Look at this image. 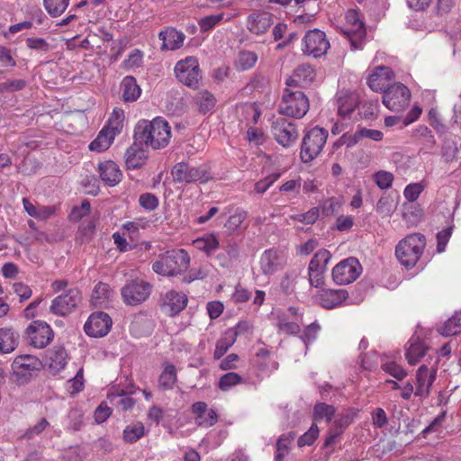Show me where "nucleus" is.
Segmentation results:
<instances>
[{
  "instance_id": "obj_1",
  "label": "nucleus",
  "mask_w": 461,
  "mask_h": 461,
  "mask_svg": "<svg viewBox=\"0 0 461 461\" xmlns=\"http://www.w3.org/2000/svg\"><path fill=\"white\" fill-rule=\"evenodd\" d=\"M136 141L150 147L153 149H159L167 147L171 139V129L168 122L157 117L152 121H140L134 130Z\"/></svg>"
},
{
  "instance_id": "obj_2",
  "label": "nucleus",
  "mask_w": 461,
  "mask_h": 461,
  "mask_svg": "<svg viewBox=\"0 0 461 461\" xmlns=\"http://www.w3.org/2000/svg\"><path fill=\"white\" fill-rule=\"evenodd\" d=\"M190 257L185 249H173L158 257L152 264L153 271L163 276H176L187 270Z\"/></svg>"
},
{
  "instance_id": "obj_3",
  "label": "nucleus",
  "mask_w": 461,
  "mask_h": 461,
  "mask_svg": "<svg viewBox=\"0 0 461 461\" xmlns=\"http://www.w3.org/2000/svg\"><path fill=\"white\" fill-rule=\"evenodd\" d=\"M425 246V236L420 233H412L398 242L395 247V256L402 266L411 268L420 260Z\"/></svg>"
},
{
  "instance_id": "obj_4",
  "label": "nucleus",
  "mask_w": 461,
  "mask_h": 461,
  "mask_svg": "<svg viewBox=\"0 0 461 461\" xmlns=\"http://www.w3.org/2000/svg\"><path fill=\"white\" fill-rule=\"evenodd\" d=\"M171 176L173 181L178 184H191L195 182L205 184L212 179L209 167L206 165L194 167L184 161L176 163L172 167Z\"/></svg>"
},
{
  "instance_id": "obj_5",
  "label": "nucleus",
  "mask_w": 461,
  "mask_h": 461,
  "mask_svg": "<svg viewBox=\"0 0 461 461\" xmlns=\"http://www.w3.org/2000/svg\"><path fill=\"white\" fill-rule=\"evenodd\" d=\"M279 113L294 118H302L309 110L306 95L300 90L286 87L284 90Z\"/></svg>"
},
{
  "instance_id": "obj_6",
  "label": "nucleus",
  "mask_w": 461,
  "mask_h": 461,
  "mask_svg": "<svg viewBox=\"0 0 461 461\" xmlns=\"http://www.w3.org/2000/svg\"><path fill=\"white\" fill-rule=\"evenodd\" d=\"M342 32L347 36L352 50L363 48L366 35V30L358 12L349 9L345 13V23Z\"/></svg>"
},
{
  "instance_id": "obj_7",
  "label": "nucleus",
  "mask_w": 461,
  "mask_h": 461,
  "mask_svg": "<svg viewBox=\"0 0 461 461\" xmlns=\"http://www.w3.org/2000/svg\"><path fill=\"white\" fill-rule=\"evenodd\" d=\"M175 74L179 82L188 87L197 88L202 78L198 60L194 57H187L179 60L175 66Z\"/></svg>"
},
{
  "instance_id": "obj_8",
  "label": "nucleus",
  "mask_w": 461,
  "mask_h": 461,
  "mask_svg": "<svg viewBox=\"0 0 461 461\" xmlns=\"http://www.w3.org/2000/svg\"><path fill=\"white\" fill-rule=\"evenodd\" d=\"M41 361L32 355H22L14 358L12 364V378L18 384L27 383L33 371L41 369Z\"/></svg>"
},
{
  "instance_id": "obj_9",
  "label": "nucleus",
  "mask_w": 461,
  "mask_h": 461,
  "mask_svg": "<svg viewBox=\"0 0 461 461\" xmlns=\"http://www.w3.org/2000/svg\"><path fill=\"white\" fill-rule=\"evenodd\" d=\"M411 92L402 83L391 85L383 95V104L393 112L403 111L410 103Z\"/></svg>"
},
{
  "instance_id": "obj_10",
  "label": "nucleus",
  "mask_w": 461,
  "mask_h": 461,
  "mask_svg": "<svg viewBox=\"0 0 461 461\" xmlns=\"http://www.w3.org/2000/svg\"><path fill=\"white\" fill-rule=\"evenodd\" d=\"M362 266L356 258H348L340 261L332 269V278L338 285L354 282L361 274Z\"/></svg>"
},
{
  "instance_id": "obj_11",
  "label": "nucleus",
  "mask_w": 461,
  "mask_h": 461,
  "mask_svg": "<svg viewBox=\"0 0 461 461\" xmlns=\"http://www.w3.org/2000/svg\"><path fill=\"white\" fill-rule=\"evenodd\" d=\"M436 376V367H429L426 365H421L415 374V381L413 384L415 386V397H418L421 401L428 398L430 394Z\"/></svg>"
},
{
  "instance_id": "obj_12",
  "label": "nucleus",
  "mask_w": 461,
  "mask_h": 461,
  "mask_svg": "<svg viewBox=\"0 0 461 461\" xmlns=\"http://www.w3.org/2000/svg\"><path fill=\"white\" fill-rule=\"evenodd\" d=\"M151 293V285L143 280H134L122 289V296L129 305H138L146 301Z\"/></svg>"
},
{
  "instance_id": "obj_13",
  "label": "nucleus",
  "mask_w": 461,
  "mask_h": 461,
  "mask_svg": "<svg viewBox=\"0 0 461 461\" xmlns=\"http://www.w3.org/2000/svg\"><path fill=\"white\" fill-rule=\"evenodd\" d=\"M81 302V294L78 289H69L67 293L52 300L50 311L56 315H66L77 307Z\"/></svg>"
},
{
  "instance_id": "obj_14",
  "label": "nucleus",
  "mask_w": 461,
  "mask_h": 461,
  "mask_svg": "<svg viewBox=\"0 0 461 461\" xmlns=\"http://www.w3.org/2000/svg\"><path fill=\"white\" fill-rule=\"evenodd\" d=\"M271 130L276 140L284 147H289L298 138L294 123L285 118L276 119Z\"/></svg>"
},
{
  "instance_id": "obj_15",
  "label": "nucleus",
  "mask_w": 461,
  "mask_h": 461,
  "mask_svg": "<svg viewBox=\"0 0 461 461\" xmlns=\"http://www.w3.org/2000/svg\"><path fill=\"white\" fill-rule=\"evenodd\" d=\"M111 317L103 312L92 313L84 325L85 332L93 338H101L105 336L112 328Z\"/></svg>"
},
{
  "instance_id": "obj_16",
  "label": "nucleus",
  "mask_w": 461,
  "mask_h": 461,
  "mask_svg": "<svg viewBox=\"0 0 461 461\" xmlns=\"http://www.w3.org/2000/svg\"><path fill=\"white\" fill-rule=\"evenodd\" d=\"M31 344L39 348H45L53 339V331L49 324L41 321H33L27 328Z\"/></svg>"
},
{
  "instance_id": "obj_17",
  "label": "nucleus",
  "mask_w": 461,
  "mask_h": 461,
  "mask_svg": "<svg viewBox=\"0 0 461 461\" xmlns=\"http://www.w3.org/2000/svg\"><path fill=\"white\" fill-rule=\"evenodd\" d=\"M187 301L185 294L170 290L161 297L160 307L166 314L175 316L186 307Z\"/></svg>"
},
{
  "instance_id": "obj_18",
  "label": "nucleus",
  "mask_w": 461,
  "mask_h": 461,
  "mask_svg": "<svg viewBox=\"0 0 461 461\" xmlns=\"http://www.w3.org/2000/svg\"><path fill=\"white\" fill-rule=\"evenodd\" d=\"M353 421V414L349 411L339 413L329 429L323 448L333 449L337 438L344 432L345 429Z\"/></svg>"
},
{
  "instance_id": "obj_19",
  "label": "nucleus",
  "mask_w": 461,
  "mask_h": 461,
  "mask_svg": "<svg viewBox=\"0 0 461 461\" xmlns=\"http://www.w3.org/2000/svg\"><path fill=\"white\" fill-rule=\"evenodd\" d=\"M393 79L394 73L389 67L379 66L369 76L367 85L375 92L384 93Z\"/></svg>"
},
{
  "instance_id": "obj_20",
  "label": "nucleus",
  "mask_w": 461,
  "mask_h": 461,
  "mask_svg": "<svg viewBox=\"0 0 461 461\" xmlns=\"http://www.w3.org/2000/svg\"><path fill=\"white\" fill-rule=\"evenodd\" d=\"M315 78L314 68L309 65L299 66L293 74L286 79L288 87H305Z\"/></svg>"
},
{
  "instance_id": "obj_21",
  "label": "nucleus",
  "mask_w": 461,
  "mask_h": 461,
  "mask_svg": "<svg viewBox=\"0 0 461 461\" xmlns=\"http://www.w3.org/2000/svg\"><path fill=\"white\" fill-rule=\"evenodd\" d=\"M273 24V15L269 13H253L247 20V28L254 34L265 33Z\"/></svg>"
},
{
  "instance_id": "obj_22",
  "label": "nucleus",
  "mask_w": 461,
  "mask_h": 461,
  "mask_svg": "<svg viewBox=\"0 0 461 461\" xmlns=\"http://www.w3.org/2000/svg\"><path fill=\"white\" fill-rule=\"evenodd\" d=\"M347 297L348 292L345 289L319 290V303L326 309L339 306Z\"/></svg>"
},
{
  "instance_id": "obj_23",
  "label": "nucleus",
  "mask_w": 461,
  "mask_h": 461,
  "mask_svg": "<svg viewBox=\"0 0 461 461\" xmlns=\"http://www.w3.org/2000/svg\"><path fill=\"white\" fill-rule=\"evenodd\" d=\"M158 38L162 41L161 50H175L183 46L185 35L175 28L167 27L159 32Z\"/></svg>"
},
{
  "instance_id": "obj_24",
  "label": "nucleus",
  "mask_w": 461,
  "mask_h": 461,
  "mask_svg": "<svg viewBox=\"0 0 461 461\" xmlns=\"http://www.w3.org/2000/svg\"><path fill=\"white\" fill-rule=\"evenodd\" d=\"M192 411L195 415V423L200 427H211L217 422V414L212 409H207L204 402H196L192 405Z\"/></svg>"
},
{
  "instance_id": "obj_25",
  "label": "nucleus",
  "mask_w": 461,
  "mask_h": 461,
  "mask_svg": "<svg viewBox=\"0 0 461 461\" xmlns=\"http://www.w3.org/2000/svg\"><path fill=\"white\" fill-rule=\"evenodd\" d=\"M67 352L62 347H54L47 351L45 356V366L49 370L56 374L63 369L66 366Z\"/></svg>"
},
{
  "instance_id": "obj_26",
  "label": "nucleus",
  "mask_w": 461,
  "mask_h": 461,
  "mask_svg": "<svg viewBox=\"0 0 461 461\" xmlns=\"http://www.w3.org/2000/svg\"><path fill=\"white\" fill-rule=\"evenodd\" d=\"M317 157V133L312 128L303 139L301 146V158L303 163H310Z\"/></svg>"
},
{
  "instance_id": "obj_27",
  "label": "nucleus",
  "mask_w": 461,
  "mask_h": 461,
  "mask_svg": "<svg viewBox=\"0 0 461 461\" xmlns=\"http://www.w3.org/2000/svg\"><path fill=\"white\" fill-rule=\"evenodd\" d=\"M100 177L108 185L113 186L122 179V172L119 167L113 161H104L98 166Z\"/></svg>"
},
{
  "instance_id": "obj_28",
  "label": "nucleus",
  "mask_w": 461,
  "mask_h": 461,
  "mask_svg": "<svg viewBox=\"0 0 461 461\" xmlns=\"http://www.w3.org/2000/svg\"><path fill=\"white\" fill-rule=\"evenodd\" d=\"M338 113L341 117L350 115L357 104V96L349 91H340L337 96Z\"/></svg>"
},
{
  "instance_id": "obj_29",
  "label": "nucleus",
  "mask_w": 461,
  "mask_h": 461,
  "mask_svg": "<svg viewBox=\"0 0 461 461\" xmlns=\"http://www.w3.org/2000/svg\"><path fill=\"white\" fill-rule=\"evenodd\" d=\"M124 158L127 168L135 169L145 163L147 156L145 150L134 142L126 149Z\"/></svg>"
},
{
  "instance_id": "obj_30",
  "label": "nucleus",
  "mask_w": 461,
  "mask_h": 461,
  "mask_svg": "<svg viewBox=\"0 0 461 461\" xmlns=\"http://www.w3.org/2000/svg\"><path fill=\"white\" fill-rule=\"evenodd\" d=\"M122 98L126 103L135 102L141 94V89L135 77H125L121 83Z\"/></svg>"
},
{
  "instance_id": "obj_31",
  "label": "nucleus",
  "mask_w": 461,
  "mask_h": 461,
  "mask_svg": "<svg viewBox=\"0 0 461 461\" xmlns=\"http://www.w3.org/2000/svg\"><path fill=\"white\" fill-rule=\"evenodd\" d=\"M280 265L279 253L275 249L266 250L260 258V268L265 275L275 273Z\"/></svg>"
},
{
  "instance_id": "obj_32",
  "label": "nucleus",
  "mask_w": 461,
  "mask_h": 461,
  "mask_svg": "<svg viewBox=\"0 0 461 461\" xmlns=\"http://www.w3.org/2000/svg\"><path fill=\"white\" fill-rule=\"evenodd\" d=\"M113 294L109 285L99 282L92 292V304L95 307H104L110 301Z\"/></svg>"
},
{
  "instance_id": "obj_33",
  "label": "nucleus",
  "mask_w": 461,
  "mask_h": 461,
  "mask_svg": "<svg viewBox=\"0 0 461 461\" xmlns=\"http://www.w3.org/2000/svg\"><path fill=\"white\" fill-rule=\"evenodd\" d=\"M19 336L12 329H0V352L10 353L18 345Z\"/></svg>"
},
{
  "instance_id": "obj_34",
  "label": "nucleus",
  "mask_w": 461,
  "mask_h": 461,
  "mask_svg": "<svg viewBox=\"0 0 461 461\" xmlns=\"http://www.w3.org/2000/svg\"><path fill=\"white\" fill-rule=\"evenodd\" d=\"M115 136L107 131L102 129L97 137L90 143L89 149L93 151L102 152L106 150L113 143Z\"/></svg>"
},
{
  "instance_id": "obj_35",
  "label": "nucleus",
  "mask_w": 461,
  "mask_h": 461,
  "mask_svg": "<svg viewBox=\"0 0 461 461\" xmlns=\"http://www.w3.org/2000/svg\"><path fill=\"white\" fill-rule=\"evenodd\" d=\"M295 438L294 432L282 434L276 442V455L275 461H284V457L289 453L290 445L294 442Z\"/></svg>"
},
{
  "instance_id": "obj_36",
  "label": "nucleus",
  "mask_w": 461,
  "mask_h": 461,
  "mask_svg": "<svg viewBox=\"0 0 461 461\" xmlns=\"http://www.w3.org/2000/svg\"><path fill=\"white\" fill-rule=\"evenodd\" d=\"M176 382V369L172 364H166L159 375L158 384L164 390L172 389Z\"/></svg>"
},
{
  "instance_id": "obj_37",
  "label": "nucleus",
  "mask_w": 461,
  "mask_h": 461,
  "mask_svg": "<svg viewBox=\"0 0 461 461\" xmlns=\"http://www.w3.org/2000/svg\"><path fill=\"white\" fill-rule=\"evenodd\" d=\"M195 104L198 106L199 112L206 113L212 110L216 104L214 95L207 90L201 91L195 95Z\"/></svg>"
},
{
  "instance_id": "obj_38",
  "label": "nucleus",
  "mask_w": 461,
  "mask_h": 461,
  "mask_svg": "<svg viewBox=\"0 0 461 461\" xmlns=\"http://www.w3.org/2000/svg\"><path fill=\"white\" fill-rule=\"evenodd\" d=\"M124 112L122 109H114L104 129H107L113 135H118L123 127Z\"/></svg>"
},
{
  "instance_id": "obj_39",
  "label": "nucleus",
  "mask_w": 461,
  "mask_h": 461,
  "mask_svg": "<svg viewBox=\"0 0 461 461\" xmlns=\"http://www.w3.org/2000/svg\"><path fill=\"white\" fill-rule=\"evenodd\" d=\"M426 347L420 341L411 343L406 350L405 357L411 366L416 365L426 354Z\"/></svg>"
},
{
  "instance_id": "obj_40",
  "label": "nucleus",
  "mask_w": 461,
  "mask_h": 461,
  "mask_svg": "<svg viewBox=\"0 0 461 461\" xmlns=\"http://www.w3.org/2000/svg\"><path fill=\"white\" fill-rule=\"evenodd\" d=\"M303 54L317 58V29L310 30L302 41Z\"/></svg>"
},
{
  "instance_id": "obj_41",
  "label": "nucleus",
  "mask_w": 461,
  "mask_h": 461,
  "mask_svg": "<svg viewBox=\"0 0 461 461\" xmlns=\"http://www.w3.org/2000/svg\"><path fill=\"white\" fill-rule=\"evenodd\" d=\"M151 321L142 316H138L131 324V332L135 337H143L151 332Z\"/></svg>"
},
{
  "instance_id": "obj_42",
  "label": "nucleus",
  "mask_w": 461,
  "mask_h": 461,
  "mask_svg": "<svg viewBox=\"0 0 461 461\" xmlns=\"http://www.w3.org/2000/svg\"><path fill=\"white\" fill-rule=\"evenodd\" d=\"M145 434V428L142 423L136 422L127 426L123 430V439L127 443H134Z\"/></svg>"
},
{
  "instance_id": "obj_43",
  "label": "nucleus",
  "mask_w": 461,
  "mask_h": 461,
  "mask_svg": "<svg viewBox=\"0 0 461 461\" xmlns=\"http://www.w3.org/2000/svg\"><path fill=\"white\" fill-rule=\"evenodd\" d=\"M108 399L122 411H128L135 404V401L132 398L125 396L123 390L109 393Z\"/></svg>"
},
{
  "instance_id": "obj_44",
  "label": "nucleus",
  "mask_w": 461,
  "mask_h": 461,
  "mask_svg": "<svg viewBox=\"0 0 461 461\" xmlns=\"http://www.w3.org/2000/svg\"><path fill=\"white\" fill-rule=\"evenodd\" d=\"M194 244L196 249L203 250L207 254L214 252L219 248V241L212 234L196 239L194 241Z\"/></svg>"
},
{
  "instance_id": "obj_45",
  "label": "nucleus",
  "mask_w": 461,
  "mask_h": 461,
  "mask_svg": "<svg viewBox=\"0 0 461 461\" xmlns=\"http://www.w3.org/2000/svg\"><path fill=\"white\" fill-rule=\"evenodd\" d=\"M258 60V55L253 51H241L236 60V67L240 70L253 68Z\"/></svg>"
},
{
  "instance_id": "obj_46",
  "label": "nucleus",
  "mask_w": 461,
  "mask_h": 461,
  "mask_svg": "<svg viewBox=\"0 0 461 461\" xmlns=\"http://www.w3.org/2000/svg\"><path fill=\"white\" fill-rule=\"evenodd\" d=\"M69 0H44V7L53 17L62 14L68 6Z\"/></svg>"
},
{
  "instance_id": "obj_47",
  "label": "nucleus",
  "mask_w": 461,
  "mask_h": 461,
  "mask_svg": "<svg viewBox=\"0 0 461 461\" xmlns=\"http://www.w3.org/2000/svg\"><path fill=\"white\" fill-rule=\"evenodd\" d=\"M242 383V377L234 372H229L221 375L218 386L221 391H229L231 387Z\"/></svg>"
},
{
  "instance_id": "obj_48",
  "label": "nucleus",
  "mask_w": 461,
  "mask_h": 461,
  "mask_svg": "<svg viewBox=\"0 0 461 461\" xmlns=\"http://www.w3.org/2000/svg\"><path fill=\"white\" fill-rule=\"evenodd\" d=\"M381 368L386 374L393 376L398 381L403 380L408 375L407 371L402 366L398 365L393 361H388L384 363L381 366Z\"/></svg>"
},
{
  "instance_id": "obj_49",
  "label": "nucleus",
  "mask_w": 461,
  "mask_h": 461,
  "mask_svg": "<svg viewBox=\"0 0 461 461\" xmlns=\"http://www.w3.org/2000/svg\"><path fill=\"white\" fill-rule=\"evenodd\" d=\"M426 187V184L421 182L411 183L403 190V196L409 202H415Z\"/></svg>"
},
{
  "instance_id": "obj_50",
  "label": "nucleus",
  "mask_w": 461,
  "mask_h": 461,
  "mask_svg": "<svg viewBox=\"0 0 461 461\" xmlns=\"http://www.w3.org/2000/svg\"><path fill=\"white\" fill-rule=\"evenodd\" d=\"M281 176V174L278 173V172H276V173H273V174H270L268 176H267L265 178L258 181L255 185H254V190L257 194H264L265 192H267V190L268 188H270V186H272V185Z\"/></svg>"
},
{
  "instance_id": "obj_51",
  "label": "nucleus",
  "mask_w": 461,
  "mask_h": 461,
  "mask_svg": "<svg viewBox=\"0 0 461 461\" xmlns=\"http://www.w3.org/2000/svg\"><path fill=\"white\" fill-rule=\"evenodd\" d=\"M374 181L380 189H388L392 186L393 175L388 171L380 170L374 175Z\"/></svg>"
},
{
  "instance_id": "obj_52",
  "label": "nucleus",
  "mask_w": 461,
  "mask_h": 461,
  "mask_svg": "<svg viewBox=\"0 0 461 461\" xmlns=\"http://www.w3.org/2000/svg\"><path fill=\"white\" fill-rule=\"evenodd\" d=\"M456 320L451 317L445 322L440 331L443 336L450 337L461 332V324Z\"/></svg>"
},
{
  "instance_id": "obj_53",
  "label": "nucleus",
  "mask_w": 461,
  "mask_h": 461,
  "mask_svg": "<svg viewBox=\"0 0 461 461\" xmlns=\"http://www.w3.org/2000/svg\"><path fill=\"white\" fill-rule=\"evenodd\" d=\"M316 438H317V425H316L315 420H313L309 430L298 438V446L300 447H304V446H311L314 443Z\"/></svg>"
},
{
  "instance_id": "obj_54",
  "label": "nucleus",
  "mask_w": 461,
  "mask_h": 461,
  "mask_svg": "<svg viewBox=\"0 0 461 461\" xmlns=\"http://www.w3.org/2000/svg\"><path fill=\"white\" fill-rule=\"evenodd\" d=\"M90 203L84 200L80 206L74 207L69 214L70 221H78L90 212Z\"/></svg>"
},
{
  "instance_id": "obj_55",
  "label": "nucleus",
  "mask_w": 461,
  "mask_h": 461,
  "mask_svg": "<svg viewBox=\"0 0 461 461\" xmlns=\"http://www.w3.org/2000/svg\"><path fill=\"white\" fill-rule=\"evenodd\" d=\"M245 219H246V213L244 212H242V211L236 212L235 213H233L232 215H230L229 217V219L227 220V221L225 223V227L229 230L234 231L241 226V224Z\"/></svg>"
},
{
  "instance_id": "obj_56",
  "label": "nucleus",
  "mask_w": 461,
  "mask_h": 461,
  "mask_svg": "<svg viewBox=\"0 0 461 461\" xmlns=\"http://www.w3.org/2000/svg\"><path fill=\"white\" fill-rule=\"evenodd\" d=\"M223 19V14H212L202 18L199 21V26L202 31L207 32L212 29L216 24H218Z\"/></svg>"
},
{
  "instance_id": "obj_57",
  "label": "nucleus",
  "mask_w": 461,
  "mask_h": 461,
  "mask_svg": "<svg viewBox=\"0 0 461 461\" xmlns=\"http://www.w3.org/2000/svg\"><path fill=\"white\" fill-rule=\"evenodd\" d=\"M458 152L457 144L452 140L445 141L442 148V156L447 162H451L456 159Z\"/></svg>"
},
{
  "instance_id": "obj_58",
  "label": "nucleus",
  "mask_w": 461,
  "mask_h": 461,
  "mask_svg": "<svg viewBox=\"0 0 461 461\" xmlns=\"http://www.w3.org/2000/svg\"><path fill=\"white\" fill-rule=\"evenodd\" d=\"M26 45L29 49L36 50L41 52H48L50 49V44L42 38H27Z\"/></svg>"
},
{
  "instance_id": "obj_59",
  "label": "nucleus",
  "mask_w": 461,
  "mask_h": 461,
  "mask_svg": "<svg viewBox=\"0 0 461 461\" xmlns=\"http://www.w3.org/2000/svg\"><path fill=\"white\" fill-rule=\"evenodd\" d=\"M139 203L141 207L149 211L156 209L158 205L157 196L149 193L141 194L139 198Z\"/></svg>"
},
{
  "instance_id": "obj_60",
  "label": "nucleus",
  "mask_w": 461,
  "mask_h": 461,
  "mask_svg": "<svg viewBox=\"0 0 461 461\" xmlns=\"http://www.w3.org/2000/svg\"><path fill=\"white\" fill-rule=\"evenodd\" d=\"M234 342L233 339L222 338L219 339L216 343L215 350H214V357L216 359H220L232 346Z\"/></svg>"
},
{
  "instance_id": "obj_61",
  "label": "nucleus",
  "mask_w": 461,
  "mask_h": 461,
  "mask_svg": "<svg viewBox=\"0 0 461 461\" xmlns=\"http://www.w3.org/2000/svg\"><path fill=\"white\" fill-rule=\"evenodd\" d=\"M290 219L306 224H313L317 221V208H312L305 213L291 215Z\"/></svg>"
},
{
  "instance_id": "obj_62",
  "label": "nucleus",
  "mask_w": 461,
  "mask_h": 461,
  "mask_svg": "<svg viewBox=\"0 0 461 461\" xmlns=\"http://www.w3.org/2000/svg\"><path fill=\"white\" fill-rule=\"evenodd\" d=\"M112 414V409L107 405L106 402H101L100 405L95 411V420L97 423L105 421Z\"/></svg>"
},
{
  "instance_id": "obj_63",
  "label": "nucleus",
  "mask_w": 461,
  "mask_h": 461,
  "mask_svg": "<svg viewBox=\"0 0 461 461\" xmlns=\"http://www.w3.org/2000/svg\"><path fill=\"white\" fill-rule=\"evenodd\" d=\"M277 327L280 331L286 334H297L300 327L294 321H285L282 317H278Z\"/></svg>"
},
{
  "instance_id": "obj_64",
  "label": "nucleus",
  "mask_w": 461,
  "mask_h": 461,
  "mask_svg": "<svg viewBox=\"0 0 461 461\" xmlns=\"http://www.w3.org/2000/svg\"><path fill=\"white\" fill-rule=\"evenodd\" d=\"M373 424L376 428H383L388 423V418L384 409L376 408L372 412Z\"/></svg>"
}]
</instances>
